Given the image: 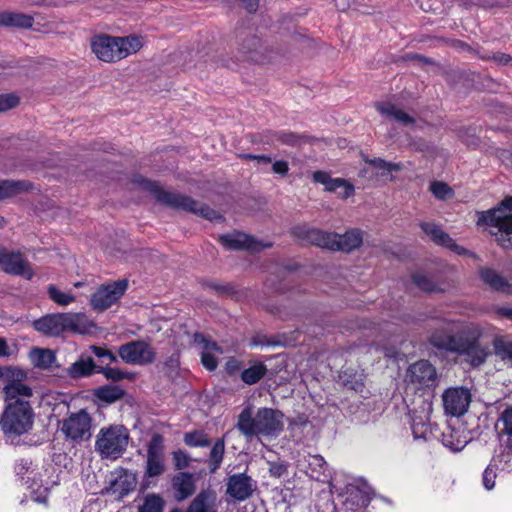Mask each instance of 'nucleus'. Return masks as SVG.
I'll use <instances>...</instances> for the list:
<instances>
[{
	"label": "nucleus",
	"instance_id": "nucleus-17",
	"mask_svg": "<svg viewBox=\"0 0 512 512\" xmlns=\"http://www.w3.org/2000/svg\"><path fill=\"white\" fill-rule=\"evenodd\" d=\"M256 489L257 482L246 473L232 474L226 481V495L238 502L251 498Z\"/></svg>",
	"mask_w": 512,
	"mask_h": 512
},
{
	"label": "nucleus",
	"instance_id": "nucleus-3",
	"mask_svg": "<svg viewBox=\"0 0 512 512\" xmlns=\"http://www.w3.org/2000/svg\"><path fill=\"white\" fill-rule=\"evenodd\" d=\"M92 326L83 313L57 312L49 313L32 322V327L48 337H59L66 332L85 334Z\"/></svg>",
	"mask_w": 512,
	"mask_h": 512
},
{
	"label": "nucleus",
	"instance_id": "nucleus-49",
	"mask_svg": "<svg viewBox=\"0 0 512 512\" xmlns=\"http://www.w3.org/2000/svg\"><path fill=\"white\" fill-rule=\"evenodd\" d=\"M260 45V40L255 37V36H251L249 38H247L243 44H242V47H241V51L243 52V57L247 60H252V61H256V57H255V52H256V49L259 47Z\"/></svg>",
	"mask_w": 512,
	"mask_h": 512
},
{
	"label": "nucleus",
	"instance_id": "nucleus-21",
	"mask_svg": "<svg viewBox=\"0 0 512 512\" xmlns=\"http://www.w3.org/2000/svg\"><path fill=\"white\" fill-rule=\"evenodd\" d=\"M420 227L422 231L430 237V239L437 245L443 246L458 255L467 254L468 251L456 244V242L447 234L443 229L433 222H421Z\"/></svg>",
	"mask_w": 512,
	"mask_h": 512
},
{
	"label": "nucleus",
	"instance_id": "nucleus-42",
	"mask_svg": "<svg viewBox=\"0 0 512 512\" xmlns=\"http://www.w3.org/2000/svg\"><path fill=\"white\" fill-rule=\"evenodd\" d=\"M165 502L163 498L155 493L147 494L143 504L139 506L138 512H163Z\"/></svg>",
	"mask_w": 512,
	"mask_h": 512
},
{
	"label": "nucleus",
	"instance_id": "nucleus-11",
	"mask_svg": "<svg viewBox=\"0 0 512 512\" xmlns=\"http://www.w3.org/2000/svg\"><path fill=\"white\" fill-rule=\"evenodd\" d=\"M121 360L130 365L145 366L156 359L155 349L144 340H133L118 349Z\"/></svg>",
	"mask_w": 512,
	"mask_h": 512
},
{
	"label": "nucleus",
	"instance_id": "nucleus-14",
	"mask_svg": "<svg viewBox=\"0 0 512 512\" xmlns=\"http://www.w3.org/2000/svg\"><path fill=\"white\" fill-rule=\"evenodd\" d=\"M166 470L164 437L155 433L147 445V456L144 476L156 478Z\"/></svg>",
	"mask_w": 512,
	"mask_h": 512
},
{
	"label": "nucleus",
	"instance_id": "nucleus-50",
	"mask_svg": "<svg viewBox=\"0 0 512 512\" xmlns=\"http://www.w3.org/2000/svg\"><path fill=\"white\" fill-rule=\"evenodd\" d=\"M497 470L498 467L496 464L490 463L484 470L482 474V484L484 488L488 491L492 490L495 487V482L497 478Z\"/></svg>",
	"mask_w": 512,
	"mask_h": 512
},
{
	"label": "nucleus",
	"instance_id": "nucleus-51",
	"mask_svg": "<svg viewBox=\"0 0 512 512\" xmlns=\"http://www.w3.org/2000/svg\"><path fill=\"white\" fill-rule=\"evenodd\" d=\"M35 469L36 466H34L32 461L29 459L17 460L14 467L16 474L25 481L28 476H32Z\"/></svg>",
	"mask_w": 512,
	"mask_h": 512
},
{
	"label": "nucleus",
	"instance_id": "nucleus-54",
	"mask_svg": "<svg viewBox=\"0 0 512 512\" xmlns=\"http://www.w3.org/2000/svg\"><path fill=\"white\" fill-rule=\"evenodd\" d=\"M92 352L99 358L108 359L110 362H116L117 357L110 350L98 346H91Z\"/></svg>",
	"mask_w": 512,
	"mask_h": 512
},
{
	"label": "nucleus",
	"instance_id": "nucleus-6",
	"mask_svg": "<svg viewBox=\"0 0 512 512\" xmlns=\"http://www.w3.org/2000/svg\"><path fill=\"white\" fill-rule=\"evenodd\" d=\"M478 226H489L490 233L503 248H512V197H506L497 207L477 212Z\"/></svg>",
	"mask_w": 512,
	"mask_h": 512
},
{
	"label": "nucleus",
	"instance_id": "nucleus-16",
	"mask_svg": "<svg viewBox=\"0 0 512 512\" xmlns=\"http://www.w3.org/2000/svg\"><path fill=\"white\" fill-rule=\"evenodd\" d=\"M442 400L445 413L459 417L467 412L471 402V393L465 387H451L444 391Z\"/></svg>",
	"mask_w": 512,
	"mask_h": 512
},
{
	"label": "nucleus",
	"instance_id": "nucleus-64",
	"mask_svg": "<svg viewBox=\"0 0 512 512\" xmlns=\"http://www.w3.org/2000/svg\"><path fill=\"white\" fill-rule=\"evenodd\" d=\"M35 501H37V502H41V503H45V502H46V496H44V497H37V498L35 499Z\"/></svg>",
	"mask_w": 512,
	"mask_h": 512
},
{
	"label": "nucleus",
	"instance_id": "nucleus-27",
	"mask_svg": "<svg viewBox=\"0 0 512 512\" xmlns=\"http://www.w3.org/2000/svg\"><path fill=\"white\" fill-rule=\"evenodd\" d=\"M50 470H53L51 465L48 467L42 466L41 468L36 467L32 476L27 477L26 484L33 490L43 488L44 492H47L57 484V481L51 478Z\"/></svg>",
	"mask_w": 512,
	"mask_h": 512
},
{
	"label": "nucleus",
	"instance_id": "nucleus-7",
	"mask_svg": "<svg viewBox=\"0 0 512 512\" xmlns=\"http://www.w3.org/2000/svg\"><path fill=\"white\" fill-rule=\"evenodd\" d=\"M302 235L309 243L334 251L351 252L359 248L363 242L362 232L359 229L338 234L309 228L304 230Z\"/></svg>",
	"mask_w": 512,
	"mask_h": 512
},
{
	"label": "nucleus",
	"instance_id": "nucleus-30",
	"mask_svg": "<svg viewBox=\"0 0 512 512\" xmlns=\"http://www.w3.org/2000/svg\"><path fill=\"white\" fill-rule=\"evenodd\" d=\"M307 141L306 135L296 134L291 131H275L270 133V137L267 140L268 143L279 146V145H287V146H300Z\"/></svg>",
	"mask_w": 512,
	"mask_h": 512
},
{
	"label": "nucleus",
	"instance_id": "nucleus-23",
	"mask_svg": "<svg viewBox=\"0 0 512 512\" xmlns=\"http://www.w3.org/2000/svg\"><path fill=\"white\" fill-rule=\"evenodd\" d=\"M194 342L202 346L201 363L209 370L214 371L218 366V360L215 354H222V349L217 343L208 341L202 334L194 335Z\"/></svg>",
	"mask_w": 512,
	"mask_h": 512
},
{
	"label": "nucleus",
	"instance_id": "nucleus-1",
	"mask_svg": "<svg viewBox=\"0 0 512 512\" xmlns=\"http://www.w3.org/2000/svg\"><path fill=\"white\" fill-rule=\"evenodd\" d=\"M484 328L476 323L459 324L445 321L443 326L436 329L430 336L432 346L450 353L463 356L472 367L482 366L491 355L488 345L481 343Z\"/></svg>",
	"mask_w": 512,
	"mask_h": 512
},
{
	"label": "nucleus",
	"instance_id": "nucleus-12",
	"mask_svg": "<svg viewBox=\"0 0 512 512\" xmlns=\"http://www.w3.org/2000/svg\"><path fill=\"white\" fill-rule=\"evenodd\" d=\"M92 419L87 411L79 410L69 414L61 422L60 430L66 438L80 442L91 437Z\"/></svg>",
	"mask_w": 512,
	"mask_h": 512
},
{
	"label": "nucleus",
	"instance_id": "nucleus-25",
	"mask_svg": "<svg viewBox=\"0 0 512 512\" xmlns=\"http://www.w3.org/2000/svg\"><path fill=\"white\" fill-rule=\"evenodd\" d=\"M298 466L312 479L325 481L328 477L327 463L321 455H308L298 460Z\"/></svg>",
	"mask_w": 512,
	"mask_h": 512
},
{
	"label": "nucleus",
	"instance_id": "nucleus-8",
	"mask_svg": "<svg viewBox=\"0 0 512 512\" xmlns=\"http://www.w3.org/2000/svg\"><path fill=\"white\" fill-rule=\"evenodd\" d=\"M150 188L154 192L156 199L166 206L199 215L210 221L222 219V216L215 210L207 205L198 203L187 195L172 191H165L156 183H151Z\"/></svg>",
	"mask_w": 512,
	"mask_h": 512
},
{
	"label": "nucleus",
	"instance_id": "nucleus-56",
	"mask_svg": "<svg viewBox=\"0 0 512 512\" xmlns=\"http://www.w3.org/2000/svg\"><path fill=\"white\" fill-rule=\"evenodd\" d=\"M241 368V363L235 358H230L225 364V370L229 375L237 373Z\"/></svg>",
	"mask_w": 512,
	"mask_h": 512
},
{
	"label": "nucleus",
	"instance_id": "nucleus-19",
	"mask_svg": "<svg viewBox=\"0 0 512 512\" xmlns=\"http://www.w3.org/2000/svg\"><path fill=\"white\" fill-rule=\"evenodd\" d=\"M219 242L228 250H249L251 252H258L271 246L270 243L257 241L253 237L239 231L220 235Z\"/></svg>",
	"mask_w": 512,
	"mask_h": 512
},
{
	"label": "nucleus",
	"instance_id": "nucleus-10",
	"mask_svg": "<svg viewBox=\"0 0 512 512\" xmlns=\"http://www.w3.org/2000/svg\"><path fill=\"white\" fill-rule=\"evenodd\" d=\"M405 381L416 390H426L434 389L439 378L436 368L428 360H419L408 367Z\"/></svg>",
	"mask_w": 512,
	"mask_h": 512
},
{
	"label": "nucleus",
	"instance_id": "nucleus-34",
	"mask_svg": "<svg viewBox=\"0 0 512 512\" xmlns=\"http://www.w3.org/2000/svg\"><path fill=\"white\" fill-rule=\"evenodd\" d=\"M31 187L27 181L0 180V201L28 191Z\"/></svg>",
	"mask_w": 512,
	"mask_h": 512
},
{
	"label": "nucleus",
	"instance_id": "nucleus-63",
	"mask_svg": "<svg viewBox=\"0 0 512 512\" xmlns=\"http://www.w3.org/2000/svg\"><path fill=\"white\" fill-rule=\"evenodd\" d=\"M368 489H369V487L367 485H364V491H363L364 496L362 497V504L363 505H366L369 502V497H368L369 493L367 491Z\"/></svg>",
	"mask_w": 512,
	"mask_h": 512
},
{
	"label": "nucleus",
	"instance_id": "nucleus-58",
	"mask_svg": "<svg viewBox=\"0 0 512 512\" xmlns=\"http://www.w3.org/2000/svg\"><path fill=\"white\" fill-rule=\"evenodd\" d=\"M242 157L245 158V159H248V160H254L258 164H261V165H267V164H270L272 162L271 157L266 156V155L245 154Z\"/></svg>",
	"mask_w": 512,
	"mask_h": 512
},
{
	"label": "nucleus",
	"instance_id": "nucleus-59",
	"mask_svg": "<svg viewBox=\"0 0 512 512\" xmlns=\"http://www.w3.org/2000/svg\"><path fill=\"white\" fill-rule=\"evenodd\" d=\"M494 312L500 316L512 321V307H494Z\"/></svg>",
	"mask_w": 512,
	"mask_h": 512
},
{
	"label": "nucleus",
	"instance_id": "nucleus-60",
	"mask_svg": "<svg viewBox=\"0 0 512 512\" xmlns=\"http://www.w3.org/2000/svg\"><path fill=\"white\" fill-rule=\"evenodd\" d=\"M12 354L7 341L0 337V357H9Z\"/></svg>",
	"mask_w": 512,
	"mask_h": 512
},
{
	"label": "nucleus",
	"instance_id": "nucleus-28",
	"mask_svg": "<svg viewBox=\"0 0 512 512\" xmlns=\"http://www.w3.org/2000/svg\"><path fill=\"white\" fill-rule=\"evenodd\" d=\"M95 370L96 365L91 357H81L72 363L68 368H65L63 370L62 376L78 379L92 375Z\"/></svg>",
	"mask_w": 512,
	"mask_h": 512
},
{
	"label": "nucleus",
	"instance_id": "nucleus-29",
	"mask_svg": "<svg viewBox=\"0 0 512 512\" xmlns=\"http://www.w3.org/2000/svg\"><path fill=\"white\" fill-rule=\"evenodd\" d=\"M496 427L500 437L506 436L504 448L512 453V406L506 407L499 415Z\"/></svg>",
	"mask_w": 512,
	"mask_h": 512
},
{
	"label": "nucleus",
	"instance_id": "nucleus-36",
	"mask_svg": "<svg viewBox=\"0 0 512 512\" xmlns=\"http://www.w3.org/2000/svg\"><path fill=\"white\" fill-rule=\"evenodd\" d=\"M33 22V17L27 14L14 12L0 13V25L3 26L29 28L33 25Z\"/></svg>",
	"mask_w": 512,
	"mask_h": 512
},
{
	"label": "nucleus",
	"instance_id": "nucleus-46",
	"mask_svg": "<svg viewBox=\"0 0 512 512\" xmlns=\"http://www.w3.org/2000/svg\"><path fill=\"white\" fill-rule=\"evenodd\" d=\"M430 191L439 200L451 199L454 196L453 189L445 182L433 181L430 184Z\"/></svg>",
	"mask_w": 512,
	"mask_h": 512
},
{
	"label": "nucleus",
	"instance_id": "nucleus-32",
	"mask_svg": "<svg viewBox=\"0 0 512 512\" xmlns=\"http://www.w3.org/2000/svg\"><path fill=\"white\" fill-rule=\"evenodd\" d=\"M377 111L388 119L401 122L405 125L413 124L414 118L390 102H379L375 105Z\"/></svg>",
	"mask_w": 512,
	"mask_h": 512
},
{
	"label": "nucleus",
	"instance_id": "nucleus-15",
	"mask_svg": "<svg viewBox=\"0 0 512 512\" xmlns=\"http://www.w3.org/2000/svg\"><path fill=\"white\" fill-rule=\"evenodd\" d=\"M0 377L6 384L3 387L4 396H24L33 397V390L23 381L27 378V373L20 368L4 367L0 369Z\"/></svg>",
	"mask_w": 512,
	"mask_h": 512
},
{
	"label": "nucleus",
	"instance_id": "nucleus-61",
	"mask_svg": "<svg viewBox=\"0 0 512 512\" xmlns=\"http://www.w3.org/2000/svg\"><path fill=\"white\" fill-rule=\"evenodd\" d=\"M240 1L243 3L244 7L249 12H254L258 8L259 0H240Z\"/></svg>",
	"mask_w": 512,
	"mask_h": 512
},
{
	"label": "nucleus",
	"instance_id": "nucleus-18",
	"mask_svg": "<svg viewBox=\"0 0 512 512\" xmlns=\"http://www.w3.org/2000/svg\"><path fill=\"white\" fill-rule=\"evenodd\" d=\"M0 267L9 274L21 276L28 280L34 275L29 261L20 252L10 251L2 247H0Z\"/></svg>",
	"mask_w": 512,
	"mask_h": 512
},
{
	"label": "nucleus",
	"instance_id": "nucleus-33",
	"mask_svg": "<svg viewBox=\"0 0 512 512\" xmlns=\"http://www.w3.org/2000/svg\"><path fill=\"white\" fill-rule=\"evenodd\" d=\"M29 356L32 364L39 369L58 367V365H55L56 355L50 349L34 348Z\"/></svg>",
	"mask_w": 512,
	"mask_h": 512
},
{
	"label": "nucleus",
	"instance_id": "nucleus-40",
	"mask_svg": "<svg viewBox=\"0 0 512 512\" xmlns=\"http://www.w3.org/2000/svg\"><path fill=\"white\" fill-rule=\"evenodd\" d=\"M47 294L51 301L61 307H66L76 301V296L74 294L64 292L54 284L47 286Z\"/></svg>",
	"mask_w": 512,
	"mask_h": 512
},
{
	"label": "nucleus",
	"instance_id": "nucleus-38",
	"mask_svg": "<svg viewBox=\"0 0 512 512\" xmlns=\"http://www.w3.org/2000/svg\"><path fill=\"white\" fill-rule=\"evenodd\" d=\"M266 373V365L262 362H256L242 371L241 380L248 385H253L259 382Z\"/></svg>",
	"mask_w": 512,
	"mask_h": 512
},
{
	"label": "nucleus",
	"instance_id": "nucleus-47",
	"mask_svg": "<svg viewBox=\"0 0 512 512\" xmlns=\"http://www.w3.org/2000/svg\"><path fill=\"white\" fill-rule=\"evenodd\" d=\"M96 371L102 373L107 380H111L114 382L121 381L123 379L134 378L133 373L124 372L118 368L113 367H99Z\"/></svg>",
	"mask_w": 512,
	"mask_h": 512
},
{
	"label": "nucleus",
	"instance_id": "nucleus-48",
	"mask_svg": "<svg viewBox=\"0 0 512 512\" xmlns=\"http://www.w3.org/2000/svg\"><path fill=\"white\" fill-rule=\"evenodd\" d=\"M365 162L378 170H382V175H385V172L400 171L402 169L401 164L387 162L382 158H365Z\"/></svg>",
	"mask_w": 512,
	"mask_h": 512
},
{
	"label": "nucleus",
	"instance_id": "nucleus-5",
	"mask_svg": "<svg viewBox=\"0 0 512 512\" xmlns=\"http://www.w3.org/2000/svg\"><path fill=\"white\" fill-rule=\"evenodd\" d=\"M282 414L271 408H260L252 416V407L249 405L239 414L238 430L246 437L254 435H277L282 430Z\"/></svg>",
	"mask_w": 512,
	"mask_h": 512
},
{
	"label": "nucleus",
	"instance_id": "nucleus-53",
	"mask_svg": "<svg viewBox=\"0 0 512 512\" xmlns=\"http://www.w3.org/2000/svg\"><path fill=\"white\" fill-rule=\"evenodd\" d=\"M19 103V98L14 94H1L0 95V112H5L16 107Z\"/></svg>",
	"mask_w": 512,
	"mask_h": 512
},
{
	"label": "nucleus",
	"instance_id": "nucleus-4",
	"mask_svg": "<svg viewBox=\"0 0 512 512\" xmlns=\"http://www.w3.org/2000/svg\"><path fill=\"white\" fill-rule=\"evenodd\" d=\"M90 45L97 59L112 63L135 54L142 47V41L137 36L115 37L100 34L91 38Z\"/></svg>",
	"mask_w": 512,
	"mask_h": 512
},
{
	"label": "nucleus",
	"instance_id": "nucleus-24",
	"mask_svg": "<svg viewBox=\"0 0 512 512\" xmlns=\"http://www.w3.org/2000/svg\"><path fill=\"white\" fill-rule=\"evenodd\" d=\"M217 494L211 489H202L190 502L185 512H217Z\"/></svg>",
	"mask_w": 512,
	"mask_h": 512
},
{
	"label": "nucleus",
	"instance_id": "nucleus-52",
	"mask_svg": "<svg viewBox=\"0 0 512 512\" xmlns=\"http://www.w3.org/2000/svg\"><path fill=\"white\" fill-rule=\"evenodd\" d=\"M173 463L176 469H184L189 466L190 456L183 450H177L172 453Z\"/></svg>",
	"mask_w": 512,
	"mask_h": 512
},
{
	"label": "nucleus",
	"instance_id": "nucleus-13",
	"mask_svg": "<svg viewBox=\"0 0 512 512\" xmlns=\"http://www.w3.org/2000/svg\"><path fill=\"white\" fill-rule=\"evenodd\" d=\"M127 288V279H119L101 285L91 296L92 308L97 311L108 309L124 295Z\"/></svg>",
	"mask_w": 512,
	"mask_h": 512
},
{
	"label": "nucleus",
	"instance_id": "nucleus-45",
	"mask_svg": "<svg viewBox=\"0 0 512 512\" xmlns=\"http://www.w3.org/2000/svg\"><path fill=\"white\" fill-rule=\"evenodd\" d=\"M428 413L425 417L413 416L411 420V429L415 439H426L429 427L427 424Z\"/></svg>",
	"mask_w": 512,
	"mask_h": 512
},
{
	"label": "nucleus",
	"instance_id": "nucleus-35",
	"mask_svg": "<svg viewBox=\"0 0 512 512\" xmlns=\"http://www.w3.org/2000/svg\"><path fill=\"white\" fill-rule=\"evenodd\" d=\"M442 443L451 451L458 452L467 445L468 440L460 430L449 428L442 434Z\"/></svg>",
	"mask_w": 512,
	"mask_h": 512
},
{
	"label": "nucleus",
	"instance_id": "nucleus-39",
	"mask_svg": "<svg viewBox=\"0 0 512 512\" xmlns=\"http://www.w3.org/2000/svg\"><path fill=\"white\" fill-rule=\"evenodd\" d=\"M225 453V441L223 438H219L213 444L209 459L208 466L211 473H215L221 466Z\"/></svg>",
	"mask_w": 512,
	"mask_h": 512
},
{
	"label": "nucleus",
	"instance_id": "nucleus-37",
	"mask_svg": "<svg viewBox=\"0 0 512 512\" xmlns=\"http://www.w3.org/2000/svg\"><path fill=\"white\" fill-rule=\"evenodd\" d=\"M494 354L504 362L512 365V340L496 336L492 341Z\"/></svg>",
	"mask_w": 512,
	"mask_h": 512
},
{
	"label": "nucleus",
	"instance_id": "nucleus-55",
	"mask_svg": "<svg viewBox=\"0 0 512 512\" xmlns=\"http://www.w3.org/2000/svg\"><path fill=\"white\" fill-rule=\"evenodd\" d=\"M179 365H180V361H179V354L178 353H173L164 362V366L170 372H175L178 369Z\"/></svg>",
	"mask_w": 512,
	"mask_h": 512
},
{
	"label": "nucleus",
	"instance_id": "nucleus-9",
	"mask_svg": "<svg viewBox=\"0 0 512 512\" xmlns=\"http://www.w3.org/2000/svg\"><path fill=\"white\" fill-rule=\"evenodd\" d=\"M129 432L123 425H110L99 430L95 450L102 458L116 460L125 452Z\"/></svg>",
	"mask_w": 512,
	"mask_h": 512
},
{
	"label": "nucleus",
	"instance_id": "nucleus-2",
	"mask_svg": "<svg viewBox=\"0 0 512 512\" xmlns=\"http://www.w3.org/2000/svg\"><path fill=\"white\" fill-rule=\"evenodd\" d=\"M31 398L4 396L5 408L0 418V429L7 438L14 439L31 430L35 417Z\"/></svg>",
	"mask_w": 512,
	"mask_h": 512
},
{
	"label": "nucleus",
	"instance_id": "nucleus-44",
	"mask_svg": "<svg viewBox=\"0 0 512 512\" xmlns=\"http://www.w3.org/2000/svg\"><path fill=\"white\" fill-rule=\"evenodd\" d=\"M184 443L189 447H208L211 439L204 431L194 430L185 433Z\"/></svg>",
	"mask_w": 512,
	"mask_h": 512
},
{
	"label": "nucleus",
	"instance_id": "nucleus-43",
	"mask_svg": "<svg viewBox=\"0 0 512 512\" xmlns=\"http://www.w3.org/2000/svg\"><path fill=\"white\" fill-rule=\"evenodd\" d=\"M124 395V391L117 386H102L95 391V396L102 401L107 403H113L121 399Z\"/></svg>",
	"mask_w": 512,
	"mask_h": 512
},
{
	"label": "nucleus",
	"instance_id": "nucleus-31",
	"mask_svg": "<svg viewBox=\"0 0 512 512\" xmlns=\"http://www.w3.org/2000/svg\"><path fill=\"white\" fill-rule=\"evenodd\" d=\"M136 479L133 474L123 473L110 482L108 491L122 498L134 490Z\"/></svg>",
	"mask_w": 512,
	"mask_h": 512
},
{
	"label": "nucleus",
	"instance_id": "nucleus-62",
	"mask_svg": "<svg viewBox=\"0 0 512 512\" xmlns=\"http://www.w3.org/2000/svg\"><path fill=\"white\" fill-rule=\"evenodd\" d=\"M494 60L501 64H508L511 62L512 58L508 54L497 53L493 56Z\"/></svg>",
	"mask_w": 512,
	"mask_h": 512
},
{
	"label": "nucleus",
	"instance_id": "nucleus-57",
	"mask_svg": "<svg viewBox=\"0 0 512 512\" xmlns=\"http://www.w3.org/2000/svg\"><path fill=\"white\" fill-rule=\"evenodd\" d=\"M272 170L276 174L285 176L289 170L288 163L284 160H278L273 163Z\"/></svg>",
	"mask_w": 512,
	"mask_h": 512
},
{
	"label": "nucleus",
	"instance_id": "nucleus-22",
	"mask_svg": "<svg viewBox=\"0 0 512 512\" xmlns=\"http://www.w3.org/2000/svg\"><path fill=\"white\" fill-rule=\"evenodd\" d=\"M174 498L181 502L191 497L196 491V479L192 473L179 472L171 480Z\"/></svg>",
	"mask_w": 512,
	"mask_h": 512
},
{
	"label": "nucleus",
	"instance_id": "nucleus-20",
	"mask_svg": "<svg viewBox=\"0 0 512 512\" xmlns=\"http://www.w3.org/2000/svg\"><path fill=\"white\" fill-rule=\"evenodd\" d=\"M313 181L322 184L325 191L337 193L342 199H347L355 192L353 184L343 178H332L326 171H315L313 173Z\"/></svg>",
	"mask_w": 512,
	"mask_h": 512
},
{
	"label": "nucleus",
	"instance_id": "nucleus-26",
	"mask_svg": "<svg viewBox=\"0 0 512 512\" xmlns=\"http://www.w3.org/2000/svg\"><path fill=\"white\" fill-rule=\"evenodd\" d=\"M479 276L491 289L504 294H512V279L504 278L496 270L482 267L479 269Z\"/></svg>",
	"mask_w": 512,
	"mask_h": 512
},
{
	"label": "nucleus",
	"instance_id": "nucleus-41",
	"mask_svg": "<svg viewBox=\"0 0 512 512\" xmlns=\"http://www.w3.org/2000/svg\"><path fill=\"white\" fill-rule=\"evenodd\" d=\"M412 281L420 290L424 292L431 293L444 291V289L441 288L437 282L433 281L428 275L421 272L413 274Z\"/></svg>",
	"mask_w": 512,
	"mask_h": 512
}]
</instances>
